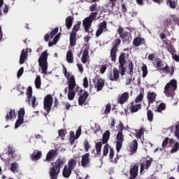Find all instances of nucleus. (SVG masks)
<instances>
[{"label": "nucleus", "mask_w": 179, "mask_h": 179, "mask_svg": "<svg viewBox=\"0 0 179 179\" xmlns=\"http://www.w3.org/2000/svg\"><path fill=\"white\" fill-rule=\"evenodd\" d=\"M66 162L65 158H59L55 162V164L52 165V167L50 168L49 174L50 179H57L58 178V175L61 171V166L64 163Z\"/></svg>", "instance_id": "f257e3e1"}, {"label": "nucleus", "mask_w": 179, "mask_h": 179, "mask_svg": "<svg viewBox=\"0 0 179 179\" xmlns=\"http://www.w3.org/2000/svg\"><path fill=\"white\" fill-rule=\"evenodd\" d=\"M178 83L177 80L171 79L168 83L166 84L164 88V93L166 97H174L176 90H177Z\"/></svg>", "instance_id": "f03ea898"}, {"label": "nucleus", "mask_w": 179, "mask_h": 179, "mask_svg": "<svg viewBox=\"0 0 179 179\" xmlns=\"http://www.w3.org/2000/svg\"><path fill=\"white\" fill-rule=\"evenodd\" d=\"M48 52L47 50H45L43 52L38 59V65L40 68L42 69V73H44L45 75L47 73V71L48 70Z\"/></svg>", "instance_id": "7ed1b4c3"}, {"label": "nucleus", "mask_w": 179, "mask_h": 179, "mask_svg": "<svg viewBox=\"0 0 179 179\" xmlns=\"http://www.w3.org/2000/svg\"><path fill=\"white\" fill-rule=\"evenodd\" d=\"M81 25H82V22L78 21L76 24L73 25L72 31L70 33L69 40H70V45L71 47H75V45H76V36L79 30H80Z\"/></svg>", "instance_id": "20e7f679"}, {"label": "nucleus", "mask_w": 179, "mask_h": 179, "mask_svg": "<svg viewBox=\"0 0 179 179\" xmlns=\"http://www.w3.org/2000/svg\"><path fill=\"white\" fill-rule=\"evenodd\" d=\"M125 64H127V53L122 52L119 56V71L121 76L125 75L127 69H125Z\"/></svg>", "instance_id": "39448f33"}, {"label": "nucleus", "mask_w": 179, "mask_h": 179, "mask_svg": "<svg viewBox=\"0 0 179 179\" xmlns=\"http://www.w3.org/2000/svg\"><path fill=\"white\" fill-rule=\"evenodd\" d=\"M117 33L120 35V38H122L123 43H127L129 44L131 41H132V37L131 36V34L128 31H124V28L122 27L119 26L117 29Z\"/></svg>", "instance_id": "423d86ee"}, {"label": "nucleus", "mask_w": 179, "mask_h": 179, "mask_svg": "<svg viewBox=\"0 0 179 179\" xmlns=\"http://www.w3.org/2000/svg\"><path fill=\"white\" fill-rule=\"evenodd\" d=\"M75 87H76V80H75V76H71L70 78V83L69 84V100H73V99H75L76 94L75 91H73Z\"/></svg>", "instance_id": "0eeeda50"}, {"label": "nucleus", "mask_w": 179, "mask_h": 179, "mask_svg": "<svg viewBox=\"0 0 179 179\" xmlns=\"http://www.w3.org/2000/svg\"><path fill=\"white\" fill-rule=\"evenodd\" d=\"M52 96L51 94H48L45 96L43 100V107L48 113L51 111V107H52L53 101Z\"/></svg>", "instance_id": "6e6552de"}, {"label": "nucleus", "mask_w": 179, "mask_h": 179, "mask_svg": "<svg viewBox=\"0 0 179 179\" xmlns=\"http://www.w3.org/2000/svg\"><path fill=\"white\" fill-rule=\"evenodd\" d=\"M27 99L26 100L28 104H30V100L31 101L32 107L34 108L36 107V96H33V88L31 87H28L27 93Z\"/></svg>", "instance_id": "1a4fd4ad"}, {"label": "nucleus", "mask_w": 179, "mask_h": 179, "mask_svg": "<svg viewBox=\"0 0 179 179\" xmlns=\"http://www.w3.org/2000/svg\"><path fill=\"white\" fill-rule=\"evenodd\" d=\"M108 79L111 82H117L118 79H120V71H118V69L113 68V71L108 73Z\"/></svg>", "instance_id": "9d476101"}, {"label": "nucleus", "mask_w": 179, "mask_h": 179, "mask_svg": "<svg viewBox=\"0 0 179 179\" xmlns=\"http://www.w3.org/2000/svg\"><path fill=\"white\" fill-rule=\"evenodd\" d=\"M129 99V92H124L117 96V103L119 104H125Z\"/></svg>", "instance_id": "9b49d317"}, {"label": "nucleus", "mask_w": 179, "mask_h": 179, "mask_svg": "<svg viewBox=\"0 0 179 179\" xmlns=\"http://www.w3.org/2000/svg\"><path fill=\"white\" fill-rule=\"evenodd\" d=\"M85 48L83 51V56L81 57V62H83V64H86L87 62V58H89V50H90L89 44L85 43Z\"/></svg>", "instance_id": "f8f14e48"}, {"label": "nucleus", "mask_w": 179, "mask_h": 179, "mask_svg": "<svg viewBox=\"0 0 179 179\" xmlns=\"http://www.w3.org/2000/svg\"><path fill=\"white\" fill-rule=\"evenodd\" d=\"M93 21L88 18L87 17L83 21V26H84V30L86 33H90V28L92 27V24Z\"/></svg>", "instance_id": "ddd939ff"}, {"label": "nucleus", "mask_w": 179, "mask_h": 179, "mask_svg": "<svg viewBox=\"0 0 179 179\" xmlns=\"http://www.w3.org/2000/svg\"><path fill=\"white\" fill-rule=\"evenodd\" d=\"M90 154L86 153L82 156L81 159V166L83 167H89V164H90Z\"/></svg>", "instance_id": "4468645a"}, {"label": "nucleus", "mask_w": 179, "mask_h": 179, "mask_svg": "<svg viewBox=\"0 0 179 179\" xmlns=\"http://www.w3.org/2000/svg\"><path fill=\"white\" fill-rule=\"evenodd\" d=\"M166 50L173 55V59L176 61V62H179V53L178 55H174L176 54V49H174V46H173V45H168Z\"/></svg>", "instance_id": "2eb2a0df"}, {"label": "nucleus", "mask_w": 179, "mask_h": 179, "mask_svg": "<svg viewBox=\"0 0 179 179\" xmlns=\"http://www.w3.org/2000/svg\"><path fill=\"white\" fill-rule=\"evenodd\" d=\"M24 121V113H18V119L17 120L14 129H17Z\"/></svg>", "instance_id": "dca6fc26"}, {"label": "nucleus", "mask_w": 179, "mask_h": 179, "mask_svg": "<svg viewBox=\"0 0 179 179\" xmlns=\"http://www.w3.org/2000/svg\"><path fill=\"white\" fill-rule=\"evenodd\" d=\"M59 28H55L50 33H48L44 36V40L47 43L50 41V38H54V36L58 33Z\"/></svg>", "instance_id": "f3484780"}, {"label": "nucleus", "mask_w": 179, "mask_h": 179, "mask_svg": "<svg viewBox=\"0 0 179 179\" xmlns=\"http://www.w3.org/2000/svg\"><path fill=\"white\" fill-rule=\"evenodd\" d=\"M141 108H142V104H135L133 101L130 103L129 110L131 113H137Z\"/></svg>", "instance_id": "a211bd4d"}, {"label": "nucleus", "mask_w": 179, "mask_h": 179, "mask_svg": "<svg viewBox=\"0 0 179 179\" xmlns=\"http://www.w3.org/2000/svg\"><path fill=\"white\" fill-rule=\"evenodd\" d=\"M157 96V94L155 92H148L147 94L148 104H153L156 101Z\"/></svg>", "instance_id": "6ab92c4d"}, {"label": "nucleus", "mask_w": 179, "mask_h": 179, "mask_svg": "<svg viewBox=\"0 0 179 179\" xmlns=\"http://www.w3.org/2000/svg\"><path fill=\"white\" fill-rule=\"evenodd\" d=\"M87 97H89V93L85 91L83 94H81L78 98V103L80 106H83L85 104V101L87 99Z\"/></svg>", "instance_id": "aec40b11"}, {"label": "nucleus", "mask_w": 179, "mask_h": 179, "mask_svg": "<svg viewBox=\"0 0 179 179\" xmlns=\"http://www.w3.org/2000/svg\"><path fill=\"white\" fill-rule=\"evenodd\" d=\"M152 158H150V159H148L145 162V164H142L141 165V169H140V173L141 174H142V173H143V171L145 170H148V169H149L152 164Z\"/></svg>", "instance_id": "412c9836"}, {"label": "nucleus", "mask_w": 179, "mask_h": 179, "mask_svg": "<svg viewBox=\"0 0 179 179\" xmlns=\"http://www.w3.org/2000/svg\"><path fill=\"white\" fill-rule=\"evenodd\" d=\"M138 169L139 168L136 165L133 166V167L130 169V179H135L136 177H138Z\"/></svg>", "instance_id": "4be33fe9"}, {"label": "nucleus", "mask_w": 179, "mask_h": 179, "mask_svg": "<svg viewBox=\"0 0 179 179\" xmlns=\"http://www.w3.org/2000/svg\"><path fill=\"white\" fill-rule=\"evenodd\" d=\"M105 81L103 79L98 78L96 84H95V87L96 88L97 92L103 90L104 87Z\"/></svg>", "instance_id": "5701e85b"}, {"label": "nucleus", "mask_w": 179, "mask_h": 179, "mask_svg": "<svg viewBox=\"0 0 179 179\" xmlns=\"http://www.w3.org/2000/svg\"><path fill=\"white\" fill-rule=\"evenodd\" d=\"M71 174H72V169H70V168L66 165L62 171L63 177H64V178H69Z\"/></svg>", "instance_id": "b1692460"}, {"label": "nucleus", "mask_w": 179, "mask_h": 179, "mask_svg": "<svg viewBox=\"0 0 179 179\" xmlns=\"http://www.w3.org/2000/svg\"><path fill=\"white\" fill-rule=\"evenodd\" d=\"M135 47H139L141 44H145V38L141 37H136L133 41Z\"/></svg>", "instance_id": "393cba45"}, {"label": "nucleus", "mask_w": 179, "mask_h": 179, "mask_svg": "<svg viewBox=\"0 0 179 179\" xmlns=\"http://www.w3.org/2000/svg\"><path fill=\"white\" fill-rule=\"evenodd\" d=\"M26 59H27V52L24 51V49H23L21 51V55L20 57V64L23 65V64L26 62Z\"/></svg>", "instance_id": "a878e982"}, {"label": "nucleus", "mask_w": 179, "mask_h": 179, "mask_svg": "<svg viewBox=\"0 0 179 179\" xmlns=\"http://www.w3.org/2000/svg\"><path fill=\"white\" fill-rule=\"evenodd\" d=\"M72 24H73V17L69 16L66 18V27L67 30H69L71 27H72Z\"/></svg>", "instance_id": "bb28decb"}, {"label": "nucleus", "mask_w": 179, "mask_h": 179, "mask_svg": "<svg viewBox=\"0 0 179 179\" xmlns=\"http://www.w3.org/2000/svg\"><path fill=\"white\" fill-rule=\"evenodd\" d=\"M166 5L171 8V9H176L178 5L177 0H166Z\"/></svg>", "instance_id": "cd10ccee"}, {"label": "nucleus", "mask_w": 179, "mask_h": 179, "mask_svg": "<svg viewBox=\"0 0 179 179\" xmlns=\"http://www.w3.org/2000/svg\"><path fill=\"white\" fill-rule=\"evenodd\" d=\"M118 51V49H115L114 48H112L110 49V59L113 62H115L117 61V52Z\"/></svg>", "instance_id": "c85d7f7f"}, {"label": "nucleus", "mask_w": 179, "mask_h": 179, "mask_svg": "<svg viewBox=\"0 0 179 179\" xmlns=\"http://www.w3.org/2000/svg\"><path fill=\"white\" fill-rule=\"evenodd\" d=\"M129 149L131 153H135L136 150H138V141L136 140H134L130 145H129Z\"/></svg>", "instance_id": "c756f323"}, {"label": "nucleus", "mask_w": 179, "mask_h": 179, "mask_svg": "<svg viewBox=\"0 0 179 179\" xmlns=\"http://www.w3.org/2000/svg\"><path fill=\"white\" fill-rule=\"evenodd\" d=\"M55 156H57V150H52L49 151L46 156V161L50 162V160H51V159L53 157H55Z\"/></svg>", "instance_id": "7c9ffc66"}, {"label": "nucleus", "mask_w": 179, "mask_h": 179, "mask_svg": "<svg viewBox=\"0 0 179 179\" xmlns=\"http://www.w3.org/2000/svg\"><path fill=\"white\" fill-rule=\"evenodd\" d=\"M66 61L69 64H73V52H72V50L67 51Z\"/></svg>", "instance_id": "2f4dec72"}, {"label": "nucleus", "mask_w": 179, "mask_h": 179, "mask_svg": "<svg viewBox=\"0 0 179 179\" xmlns=\"http://www.w3.org/2000/svg\"><path fill=\"white\" fill-rule=\"evenodd\" d=\"M10 171H12V173H14V174L17 173L19 172V164L16 162H13L10 166Z\"/></svg>", "instance_id": "473e14b6"}, {"label": "nucleus", "mask_w": 179, "mask_h": 179, "mask_svg": "<svg viewBox=\"0 0 179 179\" xmlns=\"http://www.w3.org/2000/svg\"><path fill=\"white\" fill-rule=\"evenodd\" d=\"M110 139V131L107 130L103 135L102 143H107Z\"/></svg>", "instance_id": "72a5a7b5"}, {"label": "nucleus", "mask_w": 179, "mask_h": 179, "mask_svg": "<svg viewBox=\"0 0 179 179\" xmlns=\"http://www.w3.org/2000/svg\"><path fill=\"white\" fill-rule=\"evenodd\" d=\"M145 131V129L141 128L138 131V129H135V136L137 138V139H141L142 138V135H143V132Z\"/></svg>", "instance_id": "f704fd0d"}, {"label": "nucleus", "mask_w": 179, "mask_h": 179, "mask_svg": "<svg viewBox=\"0 0 179 179\" xmlns=\"http://www.w3.org/2000/svg\"><path fill=\"white\" fill-rule=\"evenodd\" d=\"M103 146V143L101 142H98L96 143L95 148L96 150L97 156H100L101 155V147Z\"/></svg>", "instance_id": "c9c22d12"}, {"label": "nucleus", "mask_w": 179, "mask_h": 179, "mask_svg": "<svg viewBox=\"0 0 179 179\" xmlns=\"http://www.w3.org/2000/svg\"><path fill=\"white\" fill-rule=\"evenodd\" d=\"M35 86L36 89H41V77L40 76H37L35 79Z\"/></svg>", "instance_id": "e433bc0d"}, {"label": "nucleus", "mask_w": 179, "mask_h": 179, "mask_svg": "<svg viewBox=\"0 0 179 179\" xmlns=\"http://www.w3.org/2000/svg\"><path fill=\"white\" fill-rule=\"evenodd\" d=\"M155 64H156L157 68H159V70L162 69L163 66H164V63L163 62L162 59H159V58L156 59Z\"/></svg>", "instance_id": "4c0bfd02"}, {"label": "nucleus", "mask_w": 179, "mask_h": 179, "mask_svg": "<svg viewBox=\"0 0 179 179\" xmlns=\"http://www.w3.org/2000/svg\"><path fill=\"white\" fill-rule=\"evenodd\" d=\"M179 150V143L176 142L173 145H172V149L171 150V153H177Z\"/></svg>", "instance_id": "58836bf2"}, {"label": "nucleus", "mask_w": 179, "mask_h": 179, "mask_svg": "<svg viewBox=\"0 0 179 179\" xmlns=\"http://www.w3.org/2000/svg\"><path fill=\"white\" fill-rule=\"evenodd\" d=\"M75 166H76V160L75 159H71L69 161V169L73 170L75 169Z\"/></svg>", "instance_id": "ea45409f"}, {"label": "nucleus", "mask_w": 179, "mask_h": 179, "mask_svg": "<svg viewBox=\"0 0 179 179\" xmlns=\"http://www.w3.org/2000/svg\"><path fill=\"white\" fill-rule=\"evenodd\" d=\"M166 103H161L157 106L156 111H157V113H162V111H164V110H166Z\"/></svg>", "instance_id": "a19ab883"}, {"label": "nucleus", "mask_w": 179, "mask_h": 179, "mask_svg": "<svg viewBox=\"0 0 179 179\" xmlns=\"http://www.w3.org/2000/svg\"><path fill=\"white\" fill-rule=\"evenodd\" d=\"M16 118V113H8L6 116V121H10V120H13Z\"/></svg>", "instance_id": "79ce46f5"}, {"label": "nucleus", "mask_w": 179, "mask_h": 179, "mask_svg": "<svg viewBox=\"0 0 179 179\" xmlns=\"http://www.w3.org/2000/svg\"><path fill=\"white\" fill-rule=\"evenodd\" d=\"M120 44H121V39L120 38H116L113 43L112 48H115L116 50H118V45H120Z\"/></svg>", "instance_id": "37998d69"}, {"label": "nucleus", "mask_w": 179, "mask_h": 179, "mask_svg": "<svg viewBox=\"0 0 179 179\" xmlns=\"http://www.w3.org/2000/svg\"><path fill=\"white\" fill-rule=\"evenodd\" d=\"M97 15H99V13L97 11H95V12L91 13L90 16L87 17L93 22V20H96V18L97 17Z\"/></svg>", "instance_id": "c03bdc74"}, {"label": "nucleus", "mask_w": 179, "mask_h": 179, "mask_svg": "<svg viewBox=\"0 0 179 179\" xmlns=\"http://www.w3.org/2000/svg\"><path fill=\"white\" fill-rule=\"evenodd\" d=\"M117 142H124V134H122V131H119L116 136Z\"/></svg>", "instance_id": "a18cd8bd"}, {"label": "nucleus", "mask_w": 179, "mask_h": 179, "mask_svg": "<svg viewBox=\"0 0 179 179\" xmlns=\"http://www.w3.org/2000/svg\"><path fill=\"white\" fill-rule=\"evenodd\" d=\"M129 73L131 76L134 75V63L130 62L128 64Z\"/></svg>", "instance_id": "49530a36"}, {"label": "nucleus", "mask_w": 179, "mask_h": 179, "mask_svg": "<svg viewBox=\"0 0 179 179\" xmlns=\"http://www.w3.org/2000/svg\"><path fill=\"white\" fill-rule=\"evenodd\" d=\"M98 29H101V30H103L104 31V30L107 29V22L103 21L102 22H101L98 25Z\"/></svg>", "instance_id": "de8ad7c7"}, {"label": "nucleus", "mask_w": 179, "mask_h": 179, "mask_svg": "<svg viewBox=\"0 0 179 179\" xmlns=\"http://www.w3.org/2000/svg\"><path fill=\"white\" fill-rule=\"evenodd\" d=\"M40 157H41V152L38 151L36 153L32 155L31 159L32 160H38Z\"/></svg>", "instance_id": "09e8293b"}, {"label": "nucleus", "mask_w": 179, "mask_h": 179, "mask_svg": "<svg viewBox=\"0 0 179 179\" xmlns=\"http://www.w3.org/2000/svg\"><path fill=\"white\" fill-rule=\"evenodd\" d=\"M141 70L143 72V78H146V76H148V66L143 64L141 68Z\"/></svg>", "instance_id": "8fccbe9b"}, {"label": "nucleus", "mask_w": 179, "mask_h": 179, "mask_svg": "<svg viewBox=\"0 0 179 179\" xmlns=\"http://www.w3.org/2000/svg\"><path fill=\"white\" fill-rule=\"evenodd\" d=\"M142 100H143V94L140 93L135 99L134 103H141L142 101Z\"/></svg>", "instance_id": "3c124183"}, {"label": "nucleus", "mask_w": 179, "mask_h": 179, "mask_svg": "<svg viewBox=\"0 0 179 179\" xmlns=\"http://www.w3.org/2000/svg\"><path fill=\"white\" fill-rule=\"evenodd\" d=\"M76 138V136H75V133L73 131L70 132V143L72 145Z\"/></svg>", "instance_id": "603ef678"}, {"label": "nucleus", "mask_w": 179, "mask_h": 179, "mask_svg": "<svg viewBox=\"0 0 179 179\" xmlns=\"http://www.w3.org/2000/svg\"><path fill=\"white\" fill-rule=\"evenodd\" d=\"M159 71H162V72H164L165 73H169L170 72V68L169 67V65L165 63V66L161 68Z\"/></svg>", "instance_id": "864d4df0"}, {"label": "nucleus", "mask_w": 179, "mask_h": 179, "mask_svg": "<svg viewBox=\"0 0 179 179\" xmlns=\"http://www.w3.org/2000/svg\"><path fill=\"white\" fill-rule=\"evenodd\" d=\"M110 148V145L108 144H106L103 147V156H107L108 155V148Z\"/></svg>", "instance_id": "5fc2aeb1"}, {"label": "nucleus", "mask_w": 179, "mask_h": 179, "mask_svg": "<svg viewBox=\"0 0 179 179\" xmlns=\"http://www.w3.org/2000/svg\"><path fill=\"white\" fill-rule=\"evenodd\" d=\"M164 25L166 27H170L171 26V19L167 18L164 22Z\"/></svg>", "instance_id": "6e6d98bb"}, {"label": "nucleus", "mask_w": 179, "mask_h": 179, "mask_svg": "<svg viewBox=\"0 0 179 179\" xmlns=\"http://www.w3.org/2000/svg\"><path fill=\"white\" fill-rule=\"evenodd\" d=\"M84 148L85 152H89V149H90V144H89V142L87 141H85L84 142Z\"/></svg>", "instance_id": "4d7b16f0"}, {"label": "nucleus", "mask_w": 179, "mask_h": 179, "mask_svg": "<svg viewBox=\"0 0 179 179\" xmlns=\"http://www.w3.org/2000/svg\"><path fill=\"white\" fill-rule=\"evenodd\" d=\"M8 155H13L15 153V149L11 145H8Z\"/></svg>", "instance_id": "13d9d810"}, {"label": "nucleus", "mask_w": 179, "mask_h": 179, "mask_svg": "<svg viewBox=\"0 0 179 179\" xmlns=\"http://www.w3.org/2000/svg\"><path fill=\"white\" fill-rule=\"evenodd\" d=\"M121 148H122V143L117 141L116 150L117 153L121 150Z\"/></svg>", "instance_id": "bf43d9fd"}, {"label": "nucleus", "mask_w": 179, "mask_h": 179, "mask_svg": "<svg viewBox=\"0 0 179 179\" xmlns=\"http://www.w3.org/2000/svg\"><path fill=\"white\" fill-rule=\"evenodd\" d=\"M81 134H82V128L79 127L76 133V139H78L79 136H80Z\"/></svg>", "instance_id": "052dcab7"}, {"label": "nucleus", "mask_w": 179, "mask_h": 179, "mask_svg": "<svg viewBox=\"0 0 179 179\" xmlns=\"http://www.w3.org/2000/svg\"><path fill=\"white\" fill-rule=\"evenodd\" d=\"M23 72H24V68L21 67V68L18 70V71H17V78H20V76H22V75H23Z\"/></svg>", "instance_id": "680f3d73"}, {"label": "nucleus", "mask_w": 179, "mask_h": 179, "mask_svg": "<svg viewBox=\"0 0 179 179\" xmlns=\"http://www.w3.org/2000/svg\"><path fill=\"white\" fill-rule=\"evenodd\" d=\"M97 9V3H93L90 6V12H94Z\"/></svg>", "instance_id": "e2e57ef3"}, {"label": "nucleus", "mask_w": 179, "mask_h": 179, "mask_svg": "<svg viewBox=\"0 0 179 179\" xmlns=\"http://www.w3.org/2000/svg\"><path fill=\"white\" fill-rule=\"evenodd\" d=\"M103 29H101L100 28H98V29L96 31L95 36L96 37H100V36H101V34H103Z\"/></svg>", "instance_id": "0e129e2a"}, {"label": "nucleus", "mask_w": 179, "mask_h": 179, "mask_svg": "<svg viewBox=\"0 0 179 179\" xmlns=\"http://www.w3.org/2000/svg\"><path fill=\"white\" fill-rule=\"evenodd\" d=\"M147 117H148V121H150V122H152V121H153V113H148Z\"/></svg>", "instance_id": "69168bd1"}, {"label": "nucleus", "mask_w": 179, "mask_h": 179, "mask_svg": "<svg viewBox=\"0 0 179 179\" xmlns=\"http://www.w3.org/2000/svg\"><path fill=\"white\" fill-rule=\"evenodd\" d=\"M110 111H111V104L110 103H108L106 106V109L104 110V113H110Z\"/></svg>", "instance_id": "338daca9"}, {"label": "nucleus", "mask_w": 179, "mask_h": 179, "mask_svg": "<svg viewBox=\"0 0 179 179\" xmlns=\"http://www.w3.org/2000/svg\"><path fill=\"white\" fill-rule=\"evenodd\" d=\"M107 71V66L106 64L102 65L100 69L101 73H104Z\"/></svg>", "instance_id": "774afa93"}]
</instances>
